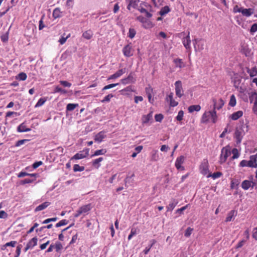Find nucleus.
Segmentation results:
<instances>
[{
  "label": "nucleus",
  "mask_w": 257,
  "mask_h": 257,
  "mask_svg": "<svg viewBox=\"0 0 257 257\" xmlns=\"http://www.w3.org/2000/svg\"><path fill=\"white\" fill-rule=\"evenodd\" d=\"M231 152L229 149L226 147H223L221 150V154L220 157L219 162L220 164L224 163L228 157L230 155Z\"/></svg>",
  "instance_id": "f257e3e1"
},
{
  "label": "nucleus",
  "mask_w": 257,
  "mask_h": 257,
  "mask_svg": "<svg viewBox=\"0 0 257 257\" xmlns=\"http://www.w3.org/2000/svg\"><path fill=\"white\" fill-rule=\"evenodd\" d=\"M91 208V204H88L81 206L74 215V217L77 218L82 214L87 213L90 210Z\"/></svg>",
  "instance_id": "f03ea898"
},
{
  "label": "nucleus",
  "mask_w": 257,
  "mask_h": 257,
  "mask_svg": "<svg viewBox=\"0 0 257 257\" xmlns=\"http://www.w3.org/2000/svg\"><path fill=\"white\" fill-rule=\"evenodd\" d=\"M176 94L179 97H181L184 95V91L182 88V82L181 81H177L175 83Z\"/></svg>",
  "instance_id": "7ed1b4c3"
},
{
  "label": "nucleus",
  "mask_w": 257,
  "mask_h": 257,
  "mask_svg": "<svg viewBox=\"0 0 257 257\" xmlns=\"http://www.w3.org/2000/svg\"><path fill=\"white\" fill-rule=\"evenodd\" d=\"M89 151V149H85L83 151L76 154L71 158V159L78 160V159H81L85 158L88 155Z\"/></svg>",
  "instance_id": "20e7f679"
},
{
  "label": "nucleus",
  "mask_w": 257,
  "mask_h": 257,
  "mask_svg": "<svg viewBox=\"0 0 257 257\" xmlns=\"http://www.w3.org/2000/svg\"><path fill=\"white\" fill-rule=\"evenodd\" d=\"M250 102L251 103L254 100L252 110L255 114H257V92H252L249 97Z\"/></svg>",
  "instance_id": "39448f33"
},
{
  "label": "nucleus",
  "mask_w": 257,
  "mask_h": 257,
  "mask_svg": "<svg viewBox=\"0 0 257 257\" xmlns=\"http://www.w3.org/2000/svg\"><path fill=\"white\" fill-rule=\"evenodd\" d=\"M184 160L185 158L183 156H181L177 158L175 162V166L178 170H184V167L181 166V165L184 163Z\"/></svg>",
  "instance_id": "423d86ee"
},
{
  "label": "nucleus",
  "mask_w": 257,
  "mask_h": 257,
  "mask_svg": "<svg viewBox=\"0 0 257 257\" xmlns=\"http://www.w3.org/2000/svg\"><path fill=\"white\" fill-rule=\"evenodd\" d=\"M190 32H188L187 35L183 38V44L186 49H190L191 40L190 38Z\"/></svg>",
  "instance_id": "0eeeda50"
},
{
  "label": "nucleus",
  "mask_w": 257,
  "mask_h": 257,
  "mask_svg": "<svg viewBox=\"0 0 257 257\" xmlns=\"http://www.w3.org/2000/svg\"><path fill=\"white\" fill-rule=\"evenodd\" d=\"M121 81L122 83L124 84H126L130 83H135L136 79L134 77L132 73H131L127 76V77L121 79Z\"/></svg>",
  "instance_id": "6e6552de"
},
{
  "label": "nucleus",
  "mask_w": 257,
  "mask_h": 257,
  "mask_svg": "<svg viewBox=\"0 0 257 257\" xmlns=\"http://www.w3.org/2000/svg\"><path fill=\"white\" fill-rule=\"evenodd\" d=\"M122 51L124 55L126 57H130L133 55L132 52V46L130 44L126 45L123 48Z\"/></svg>",
  "instance_id": "1a4fd4ad"
},
{
  "label": "nucleus",
  "mask_w": 257,
  "mask_h": 257,
  "mask_svg": "<svg viewBox=\"0 0 257 257\" xmlns=\"http://www.w3.org/2000/svg\"><path fill=\"white\" fill-rule=\"evenodd\" d=\"M106 137L104 131H101L96 134L94 137V141L97 142H101Z\"/></svg>",
  "instance_id": "9d476101"
},
{
  "label": "nucleus",
  "mask_w": 257,
  "mask_h": 257,
  "mask_svg": "<svg viewBox=\"0 0 257 257\" xmlns=\"http://www.w3.org/2000/svg\"><path fill=\"white\" fill-rule=\"evenodd\" d=\"M201 173L204 175H208L209 173L208 163L204 162L200 166Z\"/></svg>",
  "instance_id": "9b49d317"
},
{
  "label": "nucleus",
  "mask_w": 257,
  "mask_h": 257,
  "mask_svg": "<svg viewBox=\"0 0 257 257\" xmlns=\"http://www.w3.org/2000/svg\"><path fill=\"white\" fill-rule=\"evenodd\" d=\"M212 101L213 102V109L215 110V109L218 110L221 109L224 104L223 100L221 98L219 99L218 104H217V101L216 99H213Z\"/></svg>",
  "instance_id": "f8f14e48"
},
{
  "label": "nucleus",
  "mask_w": 257,
  "mask_h": 257,
  "mask_svg": "<svg viewBox=\"0 0 257 257\" xmlns=\"http://www.w3.org/2000/svg\"><path fill=\"white\" fill-rule=\"evenodd\" d=\"M240 13H241L243 16L248 17L253 13V10L251 8L244 9L242 8Z\"/></svg>",
  "instance_id": "ddd939ff"
},
{
  "label": "nucleus",
  "mask_w": 257,
  "mask_h": 257,
  "mask_svg": "<svg viewBox=\"0 0 257 257\" xmlns=\"http://www.w3.org/2000/svg\"><path fill=\"white\" fill-rule=\"evenodd\" d=\"M242 111L239 110L238 111L233 113L231 115L229 116V118H230L232 120H237L240 117H241L242 116Z\"/></svg>",
  "instance_id": "4468645a"
},
{
  "label": "nucleus",
  "mask_w": 257,
  "mask_h": 257,
  "mask_svg": "<svg viewBox=\"0 0 257 257\" xmlns=\"http://www.w3.org/2000/svg\"><path fill=\"white\" fill-rule=\"evenodd\" d=\"M236 215H237L236 211H235L234 210H232L230 211L227 214V216L225 219V222H229V221H232V219H233V217L234 216H236Z\"/></svg>",
  "instance_id": "2eb2a0df"
},
{
  "label": "nucleus",
  "mask_w": 257,
  "mask_h": 257,
  "mask_svg": "<svg viewBox=\"0 0 257 257\" xmlns=\"http://www.w3.org/2000/svg\"><path fill=\"white\" fill-rule=\"evenodd\" d=\"M125 69H119L117 72H116L114 74L110 76V77L108 78V79L109 80V79H115V78L120 76L124 73H125Z\"/></svg>",
  "instance_id": "dca6fc26"
},
{
  "label": "nucleus",
  "mask_w": 257,
  "mask_h": 257,
  "mask_svg": "<svg viewBox=\"0 0 257 257\" xmlns=\"http://www.w3.org/2000/svg\"><path fill=\"white\" fill-rule=\"evenodd\" d=\"M178 201L175 199H172L169 204L168 206L167 207V211H172L174 209L175 206L178 204Z\"/></svg>",
  "instance_id": "f3484780"
},
{
  "label": "nucleus",
  "mask_w": 257,
  "mask_h": 257,
  "mask_svg": "<svg viewBox=\"0 0 257 257\" xmlns=\"http://www.w3.org/2000/svg\"><path fill=\"white\" fill-rule=\"evenodd\" d=\"M152 112H150L147 115H144L142 116V123L143 124L147 123L150 120L152 119Z\"/></svg>",
  "instance_id": "a211bd4d"
},
{
  "label": "nucleus",
  "mask_w": 257,
  "mask_h": 257,
  "mask_svg": "<svg viewBox=\"0 0 257 257\" xmlns=\"http://www.w3.org/2000/svg\"><path fill=\"white\" fill-rule=\"evenodd\" d=\"M234 135L235 138L236 139L237 144H239L241 142L242 138L241 131L239 130L236 129Z\"/></svg>",
  "instance_id": "6ab92c4d"
},
{
  "label": "nucleus",
  "mask_w": 257,
  "mask_h": 257,
  "mask_svg": "<svg viewBox=\"0 0 257 257\" xmlns=\"http://www.w3.org/2000/svg\"><path fill=\"white\" fill-rule=\"evenodd\" d=\"M50 204V203L49 202H45L39 205L38 206H37L35 208V211H39L41 210H42L44 209H45L46 207H47Z\"/></svg>",
  "instance_id": "aec40b11"
},
{
  "label": "nucleus",
  "mask_w": 257,
  "mask_h": 257,
  "mask_svg": "<svg viewBox=\"0 0 257 257\" xmlns=\"http://www.w3.org/2000/svg\"><path fill=\"white\" fill-rule=\"evenodd\" d=\"M208 112L209 115H210V116L211 118L212 122L214 123H215L217 119V116L215 110L213 109L212 111H209Z\"/></svg>",
  "instance_id": "412c9836"
},
{
  "label": "nucleus",
  "mask_w": 257,
  "mask_h": 257,
  "mask_svg": "<svg viewBox=\"0 0 257 257\" xmlns=\"http://www.w3.org/2000/svg\"><path fill=\"white\" fill-rule=\"evenodd\" d=\"M92 35L93 33L90 30L85 31L82 34L83 37L87 40L90 39L92 38Z\"/></svg>",
  "instance_id": "4be33fe9"
},
{
  "label": "nucleus",
  "mask_w": 257,
  "mask_h": 257,
  "mask_svg": "<svg viewBox=\"0 0 257 257\" xmlns=\"http://www.w3.org/2000/svg\"><path fill=\"white\" fill-rule=\"evenodd\" d=\"M201 106L199 105H192L188 107L189 112H192L194 111H198L200 110Z\"/></svg>",
  "instance_id": "5701e85b"
},
{
  "label": "nucleus",
  "mask_w": 257,
  "mask_h": 257,
  "mask_svg": "<svg viewBox=\"0 0 257 257\" xmlns=\"http://www.w3.org/2000/svg\"><path fill=\"white\" fill-rule=\"evenodd\" d=\"M252 182L248 180H244L241 184V187L244 190H247L251 186Z\"/></svg>",
  "instance_id": "b1692460"
},
{
  "label": "nucleus",
  "mask_w": 257,
  "mask_h": 257,
  "mask_svg": "<svg viewBox=\"0 0 257 257\" xmlns=\"http://www.w3.org/2000/svg\"><path fill=\"white\" fill-rule=\"evenodd\" d=\"M247 72L249 73L250 77H252L257 75V69L256 67H254L251 69H248Z\"/></svg>",
  "instance_id": "393cba45"
},
{
  "label": "nucleus",
  "mask_w": 257,
  "mask_h": 257,
  "mask_svg": "<svg viewBox=\"0 0 257 257\" xmlns=\"http://www.w3.org/2000/svg\"><path fill=\"white\" fill-rule=\"evenodd\" d=\"M170 11V9L168 6H165L161 9L160 11L159 12V14L162 16L168 13Z\"/></svg>",
  "instance_id": "a878e982"
},
{
  "label": "nucleus",
  "mask_w": 257,
  "mask_h": 257,
  "mask_svg": "<svg viewBox=\"0 0 257 257\" xmlns=\"http://www.w3.org/2000/svg\"><path fill=\"white\" fill-rule=\"evenodd\" d=\"M61 12L59 8H56L53 13V17L54 19H57L61 17Z\"/></svg>",
  "instance_id": "bb28decb"
},
{
  "label": "nucleus",
  "mask_w": 257,
  "mask_h": 257,
  "mask_svg": "<svg viewBox=\"0 0 257 257\" xmlns=\"http://www.w3.org/2000/svg\"><path fill=\"white\" fill-rule=\"evenodd\" d=\"M31 131L29 128H26V126L23 123L20 125L18 127V131L19 132H27Z\"/></svg>",
  "instance_id": "cd10ccee"
},
{
  "label": "nucleus",
  "mask_w": 257,
  "mask_h": 257,
  "mask_svg": "<svg viewBox=\"0 0 257 257\" xmlns=\"http://www.w3.org/2000/svg\"><path fill=\"white\" fill-rule=\"evenodd\" d=\"M210 117V115H209V112H205L202 115V122L206 123L209 120V118Z\"/></svg>",
  "instance_id": "c85d7f7f"
},
{
  "label": "nucleus",
  "mask_w": 257,
  "mask_h": 257,
  "mask_svg": "<svg viewBox=\"0 0 257 257\" xmlns=\"http://www.w3.org/2000/svg\"><path fill=\"white\" fill-rule=\"evenodd\" d=\"M106 153V150L105 149H101L96 150L95 151L94 154L91 155V157L94 156H98L100 155H104Z\"/></svg>",
  "instance_id": "c756f323"
},
{
  "label": "nucleus",
  "mask_w": 257,
  "mask_h": 257,
  "mask_svg": "<svg viewBox=\"0 0 257 257\" xmlns=\"http://www.w3.org/2000/svg\"><path fill=\"white\" fill-rule=\"evenodd\" d=\"M103 160V158L100 157L98 159L94 160L93 161L92 165L96 168H98L100 166L99 163Z\"/></svg>",
  "instance_id": "7c9ffc66"
},
{
  "label": "nucleus",
  "mask_w": 257,
  "mask_h": 257,
  "mask_svg": "<svg viewBox=\"0 0 257 257\" xmlns=\"http://www.w3.org/2000/svg\"><path fill=\"white\" fill-rule=\"evenodd\" d=\"M222 175V173L220 172H215L212 174H211V173H209L207 175V177H212L213 179H215L217 178H218L220 177Z\"/></svg>",
  "instance_id": "2f4dec72"
},
{
  "label": "nucleus",
  "mask_w": 257,
  "mask_h": 257,
  "mask_svg": "<svg viewBox=\"0 0 257 257\" xmlns=\"http://www.w3.org/2000/svg\"><path fill=\"white\" fill-rule=\"evenodd\" d=\"M236 104V99L234 95L230 96L229 105L232 107L234 106Z\"/></svg>",
  "instance_id": "473e14b6"
},
{
  "label": "nucleus",
  "mask_w": 257,
  "mask_h": 257,
  "mask_svg": "<svg viewBox=\"0 0 257 257\" xmlns=\"http://www.w3.org/2000/svg\"><path fill=\"white\" fill-rule=\"evenodd\" d=\"M84 167H83V166H80L78 164H75L74 165V167H73V170L74 172H78V171H79V172H81V171H83V170H84Z\"/></svg>",
  "instance_id": "72a5a7b5"
},
{
  "label": "nucleus",
  "mask_w": 257,
  "mask_h": 257,
  "mask_svg": "<svg viewBox=\"0 0 257 257\" xmlns=\"http://www.w3.org/2000/svg\"><path fill=\"white\" fill-rule=\"evenodd\" d=\"M78 105V104L69 103L67 104L66 108L68 111H72L74 110Z\"/></svg>",
  "instance_id": "f704fd0d"
},
{
  "label": "nucleus",
  "mask_w": 257,
  "mask_h": 257,
  "mask_svg": "<svg viewBox=\"0 0 257 257\" xmlns=\"http://www.w3.org/2000/svg\"><path fill=\"white\" fill-rule=\"evenodd\" d=\"M193 231V228L190 227H188L185 231L184 235L185 236L188 237L192 234V231Z\"/></svg>",
  "instance_id": "c9c22d12"
},
{
  "label": "nucleus",
  "mask_w": 257,
  "mask_h": 257,
  "mask_svg": "<svg viewBox=\"0 0 257 257\" xmlns=\"http://www.w3.org/2000/svg\"><path fill=\"white\" fill-rule=\"evenodd\" d=\"M232 153L233 156L232 157V159H235L239 157V153L238 150L237 149L234 148L232 150Z\"/></svg>",
  "instance_id": "e433bc0d"
},
{
  "label": "nucleus",
  "mask_w": 257,
  "mask_h": 257,
  "mask_svg": "<svg viewBox=\"0 0 257 257\" xmlns=\"http://www.w3.org/2000/svg\"><path fill=\"white\" fill-rule=\"evenodd\" d=\"M68 223V220H66V219H63L56 224V227H59L60 226L66 225Z\"/></svg>",
  "instance_id": "4c0bfd02"
},
{
  "label": "nucleus",
  "mask_w": 257,
  "mask_h": 257,
  "mask_svg": "<svg viewBox=\"0 0 257 257\" xmlns=\"http://www.w3.org/2000/svg\"><path fill=\"white\" fill-rule=\"evenodd\" d=\"M136 31L134 29L130 28L129 29L128 37L130 38L133 39V38H134V37L136 35Z\"/></svg>",
  "instance_id": "58836bf2"
},
{
  "label": "nucleus",
  "mask_w": 257,
  "mask_h": 257,
  "mask_svg": "<svg viewBox=\"0 0 257 257\" xmlns=\"http://www.w3.org/2000/svg\"><path fill=\"white\" fill-rule=\"evenodd\" d=\"M174 63L176 64V66L177 67H178L179 68L182 67V63L183 62L181 59H176L174 60Z\"/></svg>",
  "instance_id": "ea45409f"
},
{
  "label": "nucleus",
  "mask_w": 257,
  "mask_h": 257,
  "mask_svg": "<svg viewBox=\"0 0 257 257\" xmlns=\"http://www.w3.org/2000/svg\"><path fill=\"white\" fill-rule=\"evenodd\" d=\"M118 84H119V83H112V84H110L106 85L102 88V90L103 91L105 90H107V89L113 88V87L118 85Z\"/></svg>",
  "instance_id": "a19ab883"
},
{
  "label": "nucleus",
  "mask_w": 257,
  "mask_h": 257,
  "mask_svg": "<svg viewBox=\"0 0 257 257\" xmlns=\"http://www.w3.org/2000/svg\"><path fill=\"white\" fill-rule=\"evenodd\" d=\"M38 238L37 237H34L32 238L28 243H30L32 245V247L37 245Z\"/></svg>",
  "instance_id": "79ce46f5"
},
{
  "label": "nucleus",
  "mask_w": 257,
  "mask_h": 257,
  "mask_svg": "<svg viewBox=\"0 0 257 257\" xmlns=\"http://www.w3.org/2000/svg\"><path fill=\"white\" fill-rule=\"evenodd\" d=\"M18 78L20 80H25L27 78V75L24 72H21L18 75Z\"/></svg>",
  "instance_id": "37998d69"
},
{
  "label": "nucleus",
  "mask_w": 257,
  "mask_h": 257,
  "mask_svg": "<svg viewBox=\"0 0 257 257\" xmlns=\"http://www.w3.org/2000/svg\"><path fill=\"white\" fill-rule=\"evenodd\" d=\"M163 115L161 113L156 114L155 116V120L158 122H161L163 119Z\"/></svg>",
  "instance_id": "c03bdc74"
},
{
  "label": "nucleus",
  "mask_w": 257,
  "mask_h": 257,
  "mask_svg": "<svg viewBox=\"0 0 257 257\" xmlns=\"http://www.w3.org/2000/svg\"><path fill=\"white\" fill-rule=\"evenodd\" d=\"M29 141V140L27 139H24V140H21L17 142L15 146L16 147H19L22 145H23L25 142Z\"/></svg>",
  "instance_id": "a18cd8bd"
},
{
  "label": "nucleus",
  "mask_w": 257,
  "mask_h": 257,
  "mask_svg": "<svg viewBox=\"0 0 257 257\" xmlns=\"http://www.w3.org/2000/svg\"><path fill=\"white\" fill-rule=\"evenodd\" d=\"M57 219H58L57 217L48 218V219H46V220H45L44 221H43L42 223L43 224H47V223H50V222L55 221L57 220Z\"/></svg>",
  "instance_id": "49530a36"
},
{
  "label": "nucleus",
  "mask_w": 257,
  "mask_h": 257,
  "mask_svg": "<svg viewBox=\"0 0 257 257\" xmlns=\"http://www.w3.org/2000/svg\"><path fill=\"white\" fill-rule=\"evenodd\" d=\"M184 112L183 110H180L178 112V115L176 117V119L178 121H181L183 119Z\"/></svg>",
  "instance_id": "de8ad7c7"
},
{
  "label": "nucleus",
  "mask_w": 257,
  "mask_h": 257,
  "mask_svg": "<svg viewBox=\"0 0 257 257\" xmlns=\"http://www.w3.org/2000/svg\"><path fill=\"white\" fill-rule=\"evenodd\" d=\"M113 97V95L112 94H109L106 96L103 100H101V102H109L110 100V98Z\"/></svg>",
  "instance_id": "09e8293b"
},
{
  "label": "nucleus",
  "mask_w": 257,
  "mask_h": 257,
  "mask_svg": "<svg viewBox=\"0 0 257 257\" xmlns=\"http://www.w3.org/2000/svg\"><path fill=\"white\" fill-rule=\"evenodd\" d=\"M46 101V100L45 98H40L36 104L35 107H39L42 105Z\"/></svg>",
  "instance_id": "8fccbe9b"
},
{
  "label": "nucleus",
  "mask_w": 257,
  "mask_h": 257,
  "mask_svg": "<svg viewBox=\"0 0 257 257\" xmlns=\"http://www.w3.org/2000/svg\"><path fill=\"white\" fill-rule=\"evenodd\" d=\"M66 92H67L66 90L62 89L61 88H60L58 86H56L55 87V90H54V92L55 93H56V92H61V93H66Z\"/></svg>",
  "instance_id": "3c124183"
},
{
  "label": "nucleus",
  "mask_w": 257,
  "mask_h": 257,
  "mask_svg": "<svg viewBox=\"0 0 257 257\" xmlns=\"http://www.w3.org/2000/svg\"><path fill=\"white\" fill-rule=\"evenodd\" d=\"M59 82L64 87H70L71 86V84L66 81L61 80Z\"/></svg>",
  "instance_id": "603ef678"
},
{
  "label": "nucleus",
  "mask_w": 257,
  "mask_h": 257,
  "mask_svg": "<svg viewBox=\"0 0 257 257\" xmlns=\"http://www.w3.org/2000/svg\"><path fill=\"white\" fill-rule=\"evenodd\" d=\"M137 20L141 22L142 23H143V25L145 24L146 22H147V20L145 18L142 16L138 17L137 18Z\"/></svg>",
  "instance_id": "864d4df0"
},
{
  "label": "nucleus",
  "mask_w": 257,
  "mask_h": 257,
  "mask_svg": "<svg viewBox=\"0 0 257 257\" xmlns=\"http://www.w3.org/2000/svg\"><path fill=\"white\" fill-rule=\"evenodd\" d=\"M54 246L57 251H58L63 247L62 244L60 242H57Z\"/></svg>",
  "instance_id": "5fc2aeb1"
},
{
  "label": "nucleus",
  "mask_w": 257,
  "mask_h": 257,
  "mask_svg": "<svg viewBox=\"0 0 257 257\" xmlns=\"http://www.w3.org/2000/svg\"><path fill=\"white\" fill-rule=\"evenodd\" d=\"M152 26H153V25H152V23L148 20H147V22H146L145 24H144L143 25V27L145 28H151V27H152Z\"/></svg>",
  "instance_id": "6e6d98bb"
},
{
  "label": "nucleus",
  "mask_w": 257,
  "mask_h": 257,
  "mask_svg": "<svg viewBox=\"0 0 257 257\" xmlns=\"http://www.w3.org/2000/svg\"><path fill=\"white\" fill-rule=\"evenodd\" d=\"M250 159H251V161L252 162L253 164L254 165V168H256L257 167V163H256L257 161H256V157H255V156H251L250 157Z\"/></svg>",
  "instance_id": "4d7b16f0"
},
{
  "label": "nucleus",
  "mask_w": 257,
  "mask_h": 257,
  "mask_svg": "<svg viewBox=\"0 0 257 257\" xmlns=\"http://www.w3.org/2000/svg\"><path fill=\"white\" fill-rule=\"evenodd\" d=\"M256 31H257V24L255 23L251 26L250 32V33H254Z\"/></svg>",
  "instance_id": "13d9d810"
},
{
  "label": "nucleus",
  "mask_w": 257,
  "mask_h": 257,
  "mask_svg": "<svg viewBox=\"0 0 257 257\" xmlns=\"http://www.w3.org/2000/svg\"><path fill=\"white\" fill-rule=\"evenodd\" d=\"M70 36V34L67 36L66 37H62L61 38H60L59 40V43L62 45L63 44H64L66 41V40L69 38V37Z\"/></svg>",
  "instance_id": "bf43d9fd"
},
{
  "label": "nucleus",
  "mask_w": 257,
  "mask_h": 257,
  "mask_svg": "<svg viewBox=\"0 0 257 257\" xmlns=\"http://www.w3.org/2000/svg\"><path fill=\"white\" fill-rule=\"evenodd\" d=\"M16 243H17V242L16 241H11L9 242H7V243H6L5 246H11L12 247H14Z\"/></svg>",
  "instance_id": "052dcab7"
},
{
  "label": "nucleus",
  "mask_w": 257,
  "mask_h": 257,
  "mask_svg": "<svg viewBox=\"0 0 257 257\" xmlns=\"http://www.w3.org/2000/svg\"><path fill=\"white\" fill-rule=\"evenodd\" d=\"M188 207V205H186V206L182 207L181 208L178 209L176 210V213H178L180 214H182L183 211H184Z\"/></svg>",
  "instance_id": "680f3d73"
},
{
  "label": "nucleus",
  "mask_w": 257,
  "mask_h": 257,
  "mask_svg": "<svg viewBox=\"0 0 257 257\" xmlns=\"http://www.w3.org/2000/svg\"><path fill=\"white\" fill-rule=\"evenodd\" d=\"M8 32L6 34L4 35L1 36V40L3 42H7L8 40Z\"/></svg>",
  "instance_id": "e2e57ef3"
},
{
  "label": "nucleus",
  "mask_w": 257,
  "mask_h": 257,
  "mask_svg": "<svg viewBox=\"0 0 257 257\" xmlns=\"http://www.w3.org/2000/svg\"><path fill=\"white\" fill-rule=\"evenodd\" d=\"M33 180L30 179H25L22 181H21V184H25L27 183H31L33 182Z\"/></svg>",
  "instance_id": "0e129e2a"
},
{
  "label": "nucleus",
  "mask_w": 257,
  "mask_h": 257,
  "mask_svg": "<svg viewBox=\"0 0 257 257\" xmlns=\"http://www.w3.org/2000/svg\"><path fill=\"white\" fill-rule=\"evenodd\" d=\"M247 164H248L247 161L243 160L240 162V163L239 164V166L241 167H246V166L248 167Z\"/></svg>",
  "instance_id": "69168bd1"
},
{
  "label": "nucleus",
  "mask_w": 257,
  "mask_h": 257,
  "mask_svg": "<svg viewBox=\"0 0 257 257\" xmlns=\"http://www.w3.org/2000/svg\"><path fill=\"white\" fill-rule=\"evenodd\" d=\"M7 217L8 214L5 211H0V218H6Z\"/></svg>",
  "instance_id": "338daca9"
},
{
  "label": "nucleus",
  "mask_w": 257,
  "mask_h": 257,
  "mask_svg": "<svg viewBox=\"0 0 257 257\" xmlns=\"http://www.w3.org/2000/svg\"><path fill=\"white\" fill-rule=\"evenodd\" d=\"M178 104V102L176 101L174 99L171 100V101H170V105L172 107H175Z\"/></svg>",
  "instance_id": "774afa93"
}]
</instances>
